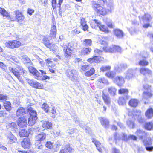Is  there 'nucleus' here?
Masks as SVG:
<instances>
[{
	"mask_svg": "<svg viewBox=\"0 0 153 153\" xmlns=\"http://www.w3.org/2000/svg\"><path fill=\"white\" fill-rule=\"evenodd\" d=\"M8 69L20 82H23V80L21 75L22 74H24L25 70H24L22 66L19 65H16L15 67H10L8 68Z\"/></svg>",
	"mask_w": 153,
	"mask_h": 153,
	"instance_id": "f257e3e1",
	"label": "nucleus"
},
{
	"mask_svg": "<svg viewBox=\"0 0 153 153\" xmlns=\"http://www.w3.org/2000/svg\"><path fill=\"white\" fill-rule=\"evenodd\" d=\"M92 8L98 13L101 15H105L108 13H111V8L106 9L105 8L101 6L97 2L95 1L92 3Z\"/></svg>",
	"mask_w": 153,
	"mask_h": 153,
	"instance_id": "f03ea898",
	"label": "nucleus"
},
{
	"mask_svg": "<svg viewBox=\"0 0 153 153\" xmlns=\"http://www.w3.org/2000/svg\"><path fill=\"white\" fill-rule=\"evenodd\" d=\"M68 77L71 81L74 82H78L77 72L74 69H68L66 72Z\"/></svg>",
	"mask_w": 153,
	"mask_h": 153,
	"instance_id": "7ed1b4c3",
	"label": "nucleus"
},
{
	"mask_svg": "<svg viewBox=\"0 0 153 153\" xmlns=\"http://www.w3.org/2000/svg\"><path fill=\"white\" fill-rule=\"evenodd\" d=\"M29 72L35 76V78L37 79H40V77L43 74H45L46 73L45 71L40 70L39 71L41 72L39 73L38 71L34 68L31 66L28 68Z\"/></svg>",
	"mask_w": 153,
	"mask_h": 153,
	"instance_id": "20e7f679",
	"label": "nucleus"
},
{
	"mask_svg": "<svg viewBox=\"0 0 153 153\" xmlns=\"http://www.w3.org/2000/svg\"><path fill=\"white\" fill-rule=\"evenodd\" d=\"M144 88L145 91L143 94L142 100L145 101V100H148L152 96L151 90L150 86L148 85H144Z\"/></svg>",
	"mask_w": 153,
	"mask_h": 153,
	"instance_id": "39448f33",
	"label": "nucleus"
},
{
	"mask_svg": "<svg viewBox=\"0 0 153 153\" xmlns=\"http://www.w3.org/2000/svg\"><path fill=\"white\" fill-rule=\"evenodd\" d=\"M101 40L99 41V42L102 45H105L103 48V50L105 52H112L114 51L112 48L107 46V43L106 41V39L105 37L101 36Z\"/></svg>",
	"mask_w": 153,
	"mask_h": 153,
	"instance_id": "423d86ee",
	"label": "nucleus"
},
{
	"mask_svg": "<svg viewBox=\"0 0 153 153\" xmlns=\"http://www.w3.org/2000/svg\"><path fill=\"white\" fill-rule=\"evenodd\" d=\"M139 19L140 22H141V19H142L143 22L145 23L149 22L151 19V17L149 14L147 13L145 14L144 16H143L141 18L140 17ZM149 25V24L146 23L144 24L143 26L144 28H147Z\"/></svg>",
	"mask_w": 153,
	"mask_h": 153,
	"instance_id": "0eeeda50",
	"label": "nucleus"
},
{
	"mask_svg": "<svg viewBox=\"0 0 153 153\" xmlns=\"http://www.w3.org/2000/svg\"><path fill=\"white\" fill-rule=\"evenodd\" d=\"M114 82L119 86H122L125 82L123 76L118 75L116 76L113 79Z\"/></svg>",
	"mask_w": 153,
	"mask_h": 153,
	"instance_id": "6e6552de",
	"label": "nucleus"
},
{
	"mask_svg": "<svg viewBox=\"0 0 153 153\" xmlns=\"http://www.w3.org/2000/svg\"><path fill=\"white\" fill-rule=\"evenodd\" d=\"M74 49V47L73 43H69L68 45V48L66 49L65 51V56L68 57L71 56Z\"/></svg>",
	"mask_w": 153,
	"mask_h": 153,
	"instance_id": "1a4fd4ad",
	"label": "nucleus"
},
{
	"mask_svg": "<svg viewBox=\"0 0 153 153\" xmlns=\"http://www.w3.org/2000/svg\"><path fill=\"white\" fill-rule=\"evenodd\" d=\"M31 144L30 140L28 138H24L21 143L22 147L24 148H28Z\"/></svg>",
	"mask_w": 153,
	"mask_h": 153,
	"instance_id": "9d476101",
	"label": "nucleus"
},
{
	"mask_svg": "<svg viewBox=\"0 0 153 153\" xmlns=\"http://www.w3.org/2000/svg\"><path fill=\"white\" fill-rule=\"evenodd\" d=\"M18 124L19 126L23 127L27 125V120L24 117H21L18 119Z\"/></svg>",
	"mask_w": 153,
	"mask_h": 153,
	"instance_id": "9b49d317",
	"label": "nucleus"
},
{
	"mask_svg": "<svg viewBox=\"0 0 153 153\" xmlns=\"http://www.w3.org/2000/svg\"><path fill=\"white\" fill-rule=\"evenodd\" d=\"M16 18H11L10 20L11 21H14L15 19H16L19 22L24 19V16H22L21 13L19 11L16 12Z\"/></svg>",
	"mask_w": 153,
	"mask_h": 153,
	"instance_id": "f8f14e48",
	"label": "nucleus"
},
{
	"mask_svg": "<svg viewBox=\"0 0 153 153\" xmlns=\"http://www.w3.org/2000/svg\"><path fill=\"white\" fill-rule=\"evenodd\" d=\"M101 125L105 127H107L108 126L109 122L106 118L103 117H100L98 118Z\"/></svg>",
	"mask_w": 153,
	"mask_h": 153,
	"instance_id": "ddd939ff",
	"label": "nucleus"
},
{
	"mask_svg": "<svg viewBox=\"0 0 153 153\" xmlns=\"http://www.w3.org/2000/svg\"><path fill=\"white\" fill-rule=\"evenodd\" d=\"M129 96H125L123 97H120L118 101L120 105H124L126 104V100L129 99Z\"/></svg>",
	"mask_w": 153,
	"mask_h": 153,
	"instance_id": "4468645a",
	"label": "nucleus"
},
{
	"mask_svg": "<svg viewBox=\"0 0 153 153\" xmlns=\"http://www.w3.org/2000/svg\"><path fill=\"white\" fill-rule=\"evenodd\" d=\"M141 74L146 76L147 75H150L152 74V71L149 69L146 68H142L140 70Z\"/></svg>",
	"mask_w": 153,
	"mask_h": 153,
	"instance_id": "2eb2a0df",
	"label": "nucleus"
},
{
	"mask_svg": "<svg viewBox=\"0 0 153 153\" xmlns=\"http://www.w3.org/2000/svg\"><path fill=\"white\" fill-rule=\"evenodd\" d=\"M56 27L55 25H52L50 31V36L51 37L54 38L55 37L56 34Z\"/></svg>",
	"mask_w": 153,
	"mask_h": 153,
	"instance_id": "dca6fc26",
	"label": "nucleus"
},
{
	"mask_svg": "<svg viewBox=\"0 0 153 153\" xmlns=\"http://www.w3.org/2000/svg\"><path fill=\"white\" fill-rule=\"evenodd\" d=\"M7 139L8 140V143L10 144L12 143L17 140L16 137L10 132L8 134Z\"/></svg>",
	"mask_w": 153,
	"mask_h": 153,
	"instance_id": "f3484780",
	"label": "nucleus"
},
{
	"mask_svg": "<svg viewBox=\"0 0 153 153\" xmlns=\"http://www.w3.org/2000/svg\"><path fill=\"white\" fill-rule=\"evenodd\" d=\"M127 67V65L125 64L122 63L118 64L115 66V69L117 71L120 72L122 70H123Z\"/></svg>",
	"mask_w": 153,
	"mask_h": 153,
	"instance_id": "a211bd4d",
	"label": "nucleus"
},
{
	"mask_svg": "<svg viewBox=\"0 0 153 153\" xmlns=\"http://www.w3.org/2000/svg\"><path fill=\"white\" fill-rule=\"evenodd\" d=\"M46 134L45 133L42 132L36 135L35 136V138L37 141H41L44 140L46 138Z\"/></svg>",
	"mask_w": 153,
	"mask_h": 153,
	"instance_id": "6ab92c4d",
	"label": "nucleus"
},
{
	"mask_svg": "<svg viewBox=\"0 0 153 153\" xmlns=\"http://www.w3.org/2000/svg\"><path fill=\"white\" fill-rule=\"evenodd\" d=\"M102 98L105 103L108 105L110 104V98L109 95L104 94L103 93L102 95Z\"/></svg>",
	"mask_w": 153,
	"mask_h": 153,
	"instance_id": "aec40b11",
	"label": "nucleus"
},
{
	"mask_svg": "<svg viewBox=\"0 0 153 153\" xmlns=\"http://www.w3.org/2000/svg\"><path fill=\"white\" fill-rule=\"evenodd\" d=\"M136 134L138 137L141 139L145 137L146 135V134L145 131L140 130H137L136 131Z\"/></svg>",
	"mask_w": 153,
	"mask_h": 153,
	"instance_id": "412c9836",
	"label": "nucleus"
},
{
	"mask_svg": "<svg viewBox=\"0 0 153 153\" xmlns=\"http://www.w3.org/2000/svg\"><path fill=\"white\" fill-rule=\"evenodd\" d=\"M26 112L25 109L22 107L19 108L16 111V115L17 117H21L25 114Z\"/></svg>",
	"mask_w": 153,
	"mask_h": 153,
	"instance_id": "4be33fe9",
	"label": "nucleus"
},
{
	"mask_svg": "<svg viewBox=\"0 0 153 153\" xmlns=\"http://www.w3.org/2000/svg\"><path fill=\"white\" fill-rule=\"evenodd\" d=\"M72 149L70 147L68 144H66L64 149H62L59 152V153H66L70 152L72 150Z\"/></svg>",
	"mask_w": 153,
	"mask_h": 153,
	"instance_id": "5701e85b",
	"label": "nucleus"
},
{
	"mask_svg": "<svg viewBox=\"0 0 153 153\" xmlns=\"http://www.w3.org/2000/svg\"><path fill=\"white\" fill-rule=\"evenodd\" d=\"M92 142L94 143L95 144V145L96 146L97 149L98 150V151L101 152L102 151V149L101 147V143L94 138H92Z\"/></svg>",
	"mask_w": 153,
	"mask_h": 153,
	"instance_id": "b1692460",
	"label": "nucleus"
},
{
	"mask_svg": "<svg viewBox=\"0 0 153 153\" xmlns=\"http://www.w3.org/2000/svg\"><path fill=\"white\" fill-rule=\"evenodd\" d=\"M145 116L148 118H150L153 116V109L152 108L148 109L145 113Z\"/></svg>",
	"mask_w": 153,
	"mask_h": 153,
	"instance_id": "393cba45",
	"label": "nucleus"
},
{
	"mask_svg": "<svg viewBox=\"0 0 153 153\" xmlns=\"http://www.w3.org/2000/svg\"><path fill=\"white\" fill-rule=\"evenodd\" d=\"M139 101L135 99H132L130 100L129 102V105L132 107H136L138 104Z\"/></svg>",
	"mask_w": 153,
	"mask_h": 153,
	"instance_id": "a878e982",
	"label": "nucleus"
},
{
	"mask_svg": "<svg viewBox=\"0 0 153 153\" xmlns=\"http://www.w3.org/2000/svg\"><path fill=\"white\" fill-rule=\"evenodd\" d=\"M28 113L30 115V117L35 118V117H37L36 111L33 110L32 108H29L28 109Z\"/></svg>",
	"mask_w": 153,
	"mask_h": 153,
	"instance_id": "bb28decb",
	"label": "nucleus"
},
{
	"mask_svg": "<svg viewBox=\"0 0 153 153\" xmlns=\"http://www.w3.org/2000/svg\"><path fill=\"white\" fill-rule=\"evenodd\" d=\"M145 129L148 130H151L153 129V124L151 122L145 123L144 125Z\"/></svg>",
	"mask_w": 153,
	"mask_h": 153,
	"instance_id": "cd10ccee",
	"label": "nucleus"
},
{
	"mask_svg": "<svg viewBox=\"0 0 153 153\" xmlns=\"http://www.w3.org/2000/svg\"><path fill=\"white\" fill-rule=\"evenodd\" d=\"M108 91L111 96H114L116 93L117 89L114 86H111L108 88Z\"/></svg>",
	"mask_w": 153,
	"mask_h": 153,
	"instance_id": "c85d7f7f",
	"label": "nucleus"
},
{
	"mask_svg": "<svg viewBox=\"0 0 153 153\" xmlns=\"http://www.w3.org/2000/svg\"><path fill=\"white\" fill-rule=\"evenodd\" d=\"M114 33L117 38H121L123 36V32L120 29H117L114 30Z\"/></svg>",
	"mask_w": 153,
	"mask_h": 153,
	"instance_id": "c756f323",
	"label": "nucleus"
},
{
	"mask_svg": "<svg viewBox=\"0 0 153 153\" xmlns=\"http://www.w3.org/2000/svg\"><path fill=\"white\" fill-rule=\"evenodd\" d=\"M98 27L100 30L105 32V33H108L109 31L107 27L104 25H102L100 22L99 25H98Z\"/></svg>",
	"mask_w": 153,
	"mask_h": 153,
	"instance_id": "7c9ffc66",
	"label": "nucleus"
},
{
	"mask_svg": "<svg viewBox=\"0 0 153 153\" xmlns=\"http://www.w3.org/2000/svg\"><path fill=\"white\" fill-rule=\"evenodd\" d=\"M42 126L44 128H51L52 123L51 122L49 121H45L42 123Z\"/></svg>",
	"mask_w": 153,
	"mask_h": 153,
	"instance_id": "2f4dec72",
	"label": "nucleus"
},
{
	"mask_svg": "<svg viewBox=\"0 0 153 153\" xmlns=\"http://www.w3.org/2000/svg\"><path fill=\"white\" fill-rule=\"evenodd\" d=\"M29 131L25 129L21 130L19 132V135L21 137H27L28 136Z\"/></svg>",
	"mask_w": 153,
	"mask_h": 153,
	"instance_id": "473e14b6",
	"label": "nucleus"
},
{
	"mask_svg": "<svg viewBox=\"0 0 153 153\" xmlns=\"http://www.w3.org/2000/svg\"><path fill=\"white\" fill-rule=\"evenodd\" d=\"M91 48H84L81 51V53L82 55H85L88 54L91 51Z\"/></svg>",
	"mask_w": 153,
	"mask_h": 153,
	"instance_id": "72a5a7b5",
	"label": "nucleus"
},
{
	"mask_svg": "<svg viewBox=\"0 0 153 153\" xmlns=\"http://www.w3.org/2000/svg\"><path fill=\"white\" fill-rule=\"evenodd\" d=\"M133 76V70L132 69H129L126 72L125 77L128 79H129L132 78Z\"/></svg>",
	"mask_w": 153,
	"mask_h": 153,
	"instance_id": "f704fd0d",
	"label": "nucleus"
},
{
	"mask_svg": "<svg viewBox=\"0 0 153 153\" xmlns=\"http://www.w3.org/2000/svg\"><path fill=\"white\" fill-rule=\"evenodd\" d=\"M37 117L35 118L29 117L28 118V125L30 126L33 125L36 122V120L37 119Z\"/></svg>",
	"mask_w": 153,
	"mask_h": 153,
	"instance_id": "c9c22d12",
	"label": "nucleus"
},
{
	"mask_svg": "<svg viewBox=\"0 0 153 153\" xmlns=\"http://www.w3.org/2000/svg\"><path fill=\"white\" fill-rule=\"evenodd\" d=\"M116 75V72L114 71H109L105 74L107 76L111 79H113Z\"/></svg>",
	"mask_w": 153,
	"mask_h": 153,
	"instance_id": "e433bc0d",
	"label": "nucleus"
},
{
	"mask_svg": "<svg viewBox=\"0 0 153 153\" xmlns=\"http://www.w3.org/2000/svg\"><path fill=\"white\" fill-rule=\"evenodd\" d=\"M43 42L46 47L49 48H51L52 43L49 42V40H48L47 38H44L43 40Z\"/></svg>",
	"mask_w": 153,
	"mask_h": 153,
	"instance_id": "4c0bfd02",
	"label": "nucleus"
},
{
	"mask_svg": "<svg viewBox=\"0 0 153 153\" xmlns=\"http://www.w3.org/2000/svg\"><path fill=\"white\" fill-rule=\"evenodd\" d=\"M32 86L38 89H42V85L41 84L36 81H34L32 85Z\"/></svg>",
	"mask_w": 153,
	"mask_h": 153,
	"instance_id": "58836bf2",
	"label": "nucleus"
},
{
	"mask_svg": "<svg viewBox=\"0 0 153 153\" xmlns=\"http://www.w3.org/2000/svg\"><path fill=\"white\" fill-rule=\"evenodd\" d=\"M100 24V22L98 20H94L91 22V27L93 28H95L96 27V26L98 27Z\"/></svg>",
	"mask_w": 153,
	"mask_h": 153,
	"instance_id": "ea45409f",
	"label": "nucleus"
},
{
	"mask_svg": "<svg viewBox=\"0 0 153 153\" xmlns=\"http://www.w3.org/2000/svg\"><path fill=\"white\" fill-rule=\"evenodd\" d=\"M4 107L7 111H10L11 109L10 103L8 101H6L4 103Z\"/></svg>",
	"mask_w": 153,
	"mask_h": 153,
	"instance_id": "a19ab883",
	"label": "nucleus"
},
{
	"mask_svg": "<svg viewBox=\"0 0 153 153\" xmlns=\"http://www.w3.org/2000/svg\"><path fill=\"white\" fill-rule=\"evenodd\" d=\"M84 45L87 46H90L92 44V41L90 39H85L83 40Z\"/></svg>",
	"mask_w": 153,
	"mask_h": 153,
	"instance_id": "79ce46f5",
	"label": "nucleus"
},
{
	"mask_svg": "<svg viewBox=\"0 0 153 153\" xmlns=\"http://www.w3.org/2000/svg\"><path fill=\"white\" fill-rule=\"evenodd\" d=\"M5 46L6 47L9 48H15V46L13 44V41H9L5 43Z\"/></svg>",
	"mask_w": 153,
	"mask_h": 153,
	"instance_id": "37998d69",
	"label": "nucleus"
},
{
	"mask_svg": "<svg viewBox=\"0 0 153 153\" xmlns=\"http://www.w3.org/2000/svg\"><path fill=\"white\" fill-rule=\"evenodd\" d=\"M95 72V70L94 68H92L90 69L89 71H87L85 73V74L86 76H90L93 75Z\"/></svg>",
	"mask_w": 153,
	"mask_h": 153,
	"instance_id": "c03bdc74",
	"label": "nucleus"
},
{
	"mask_svg": "<svg viewBox=\"0 0 153 153\" xmlns=\"http://www.w3.org/2000/svg\"><path fill=\"white\" fill-rule=\"evenodd\" d=\"M137 114H136V115H137L138 116V121L140 123H142L145 120L143 118L141 117L140 115L141 113V111L138 110L137 111Z\"/></svg>",
	"mask_w": 153,
	"mask_h": 153,
	"instance_id": "a18cd8bd",
	"label": "nucleus"
},
{
	"mask_svg": "<svg viewBox=\"0 0 153 153\" xmlns=\"http://www.w3.org/2000/svg\"><path fill=\"white\" fill-rule=\"evenodd\" d=\"M51 48H49L51 51H52L54 53H57L58 52L57 47L55 44H52L51 45Z\"/></svg>",
	"mask_w": 153,
	"mask_h": 153,
	"instance_id": "49530a36",
	"label": "nucleus"
},
{
	"mask_svg": "<svg viewBox=\"0 0 153 153\" xmlns=\"http://www.w3.org/2000/svg\"><path fill=\"white\" fill-rule=\"evenodd\" d=\"M0 13L4 17H7L9 16L8 13L3 8H0Z\"/></svg>",
	"mask_w": 153,
	"mask_h": 153,
	"instance_id": "de8ad7c7",
	"label": "nucleus"
},
{
	"mask_svg": "<svg viewBox=\"0 0 153 153\" xmlns=\"http://www.w3.org/2000/svg\"><path fill=\"white\" fill-rule=\"evenodd\" d=\"M139 65L140 66H145L148 65V62L146 60L143 59L142 60H140L139 62Z\"/></svg>",
	"mask_w": 153,
	"mask_h": 153,
	"instance_id": "09e8293b",
	"label": "nucleus"
},
{
	"mask_svg": "<svg viewBox=\"0 0 153 153\" xmlns=\"http://www.w3.org/2000/svg\"><path fill=\"white\" fill-rule=\"evenodd\" d=\"M42 108L46 112H48V111L49 107L47 104L44 103L42 106Z\"/></svg>",
	"mask_w": 153,
	"mask_h": 153,
	"instance_id": "8fccbe9b",
	"label": "nucleus"
},
{
	"mask_svg": "<svg viewBox=\"0 0 153 153\" xmlns=\"http://www.w3.org/2000/svg\"><path fill=\"white\" fill-rule=\"evenodd\" d=\"M111 67L110 66H102L100 68V71L104 72L110 70Z\"/></svg>",
	"mask_w": 153,
	"mask_h": 153,
	"instance_id": "3c124183",
	"label": "nucleus"
},
{
	"mask_svg": "<svg viewBox=\"0 0 153 153\" xmlns=\"http://www.w3.org/2000/svg\"><path fill=\"white\" fill-rule=\"evenodd\" d=\"M98 81L100 82L103 83L109 84V83L108 81L104 77H100L98 79Z\"/></svg>",
	"mask_w": 153,
	"mask_h": 153,
	"instance_id": "603ef678",
	"label": "nucleus"
},
{
	"mask_svg": "<svg viewBox=\"0 0 153 153\" xmlns=\"http://www.w3.org/2000/svg\"><path fill=\"white\" fill-rule=\"evenodd\" d=\"M128 93V90L126 89L121 88L118 91V93L120 94H127Z\"/></svg>",
	"mask_w": 153,
	"mask_h": 153,
	"instance_id": "864d4df0",
	"label": "nucleus"
},
{
	"mask_svg": "<svg viewBox=\"0 0 153 153\" xmlns=\"http://www.w3.org/2000/svg\"><path fill=\"white\" fill-rule=\"evenodd\" d=\"M22 59L25 63H30L31 61L30 59L26 55L22 56Z\"/></svg>",
	"mask_w": 153,
	"mask_h": 153,
	"instance_id": "5fc2aeb1",
	"label": "nucleus"
},
{
	"mask_svg": "<svg viewBox=\"0 0 153 153\" xmlns=\"http://www.w3.org/2000/svg\"><path fill=\"white\" fill-rule=\"evenodd\" d=\"M96 56H94L92 58H90L88 59L87 61L90 63H91L94 62L97 63V61L96 59Z\"/></svg>",
	"mask_w": 153,
	"mask_h": 153,
	"instance_id": "6e6d98bb",
	"label": "nucleus"
},
{
	"mask_svg": "<svg viewBox=\"0 0 153 153\" xmlns=\"http://www.w3.org/2000/svg\"><path fill=\"white\" fill-rule=\"evenodd\" d=\"M112 49L114 51H116L118 52H121V48L119 46L114 45Z\"/></svg>",
	"mask_w": 153,
	"mask_h": 153,
	"instance_id": "4d7b16f0",
	"label": "nucleus"
},
{
	"mask_svg": "<svg viewBox=\"0 0 153 153\" xmlns=\"http://www.w3.org/2000/svg\"><path fill=\"white\" fill-rule=\"evenodd\" d=\"M128 126L130 128H133L134 126V123L132 121L130 120H128L127 122Z\"/></svg>",
	"mask_w": 153,
	"mask_h": 153,
	"instance_id": "13d9d810",
	"label": "nucleus"
},
{
	"mask_svg": "<svg viewBox=\"0 0 153 153\" xmlns=\"http://www.w3.org/2000/svg\"><path fill=\"white\" fill-rule=\"evenodd\" d=\"M13 44L15 46V48L18 47L21 45V43L19 41L13 40Z\"/></svg>",
	"mask_w": 153,
	"mask_h": 153,
	"instance_id": "bf43d9fd",
	"label": "nucleus"
},
{
	"mask_svg": "<svg viewBox=\"0 0 153 153\" xmlns=\"http://www.w3.org/2000/svg\"><path fill=\"white\" fill-rule=\"evenodd\" d=\"M102 51H101L98 49H95L94 50V53L95 56L100 55L102 53Z\"/></svg>",
	"mask_w": 153,
	"mask_h": 153,
	"instance_id": "052dcab7",
	"label": "nucleus"
},
{
	"mask_svg": "<svg viewBox=\"0 0 153 153\" xmlns=\"http://www.w3.org/2000/svg\"><path fill=\"white\" fill-rule=\"evenodd\" d=\"M68 43L67 42H65L63 43L62 44H61V46L63 48V50L64 51L65 49L68 48Z\"/></svg>",
	"mask_w": 153,
	"mask_h": 153,
	"instance_id": "680f3d73",
	"label": "nucleus"
},
{
	"mask_svg": "<svg viewBox=\"0 0 153 153\" xmlns=\"http://www.w3.org/2000/svg\"><path fill=\"white\" fill-rule=\"evenodd\" d=\"M45 145L46 147L49 149H51L53 147V144L51 142H47Z\"/></svg>",
	"mask_w": 153,
	"mask_h": 153,
	"instance_id": "e2e57ef3",
	"label": "nucleus"
},
{
	"mask_svg": "<svg viewBox=\"0 0 153 153\" xmlns=\"http://www.w3.org/2000/svg\"><path fill=\"white\" fill-rule=\"evenodd\" d=\"M89 66L86 65H83L82 66L81 69L84 71H85L89 69Z\"/></svg>",
	"mask_w": 153,
	"mask_h": 153,
	"instance_id": "0e129e2a",
	"label": "nucleus"
},
{
	"mask_svg": "<svg viewBox=\"0 0 153 153\" xmlns=\"http://www.w3.org/2000/svg\"><path fill=\"white\" fill-rule=\"evenodd\" d=\"M17 127V125L15 123L12 122L9 125V127H10L11 129H14L16 128Z\"/></svg>",
	"mask_w": 153,
	"mask_h": 153,
	"instance_id": "69168bd1",
	"label": "nucleus"
},
{
	"mask_svg": "<svg viewBox=\"0 0 153 153\" xmlns=\"http://www.w3.org/2000/svg\"><path fill=\"white\" fill-rule=\"evenodd\" d=\"M130 139L129 136H127L125 134H123V140L126 141H127Z\"/></svg>",
	"mask_w": 153,
	"mask_h": 153,
	"instance_id": "338daca9",
	"label": "nucleus"
},
{
	"mask_svg": "<svg viewBox=\"0 0 153 153\" xmlns=\"http://www.w3.org/2000/svg\"><path fill=\"white\" fill-rule=\"evenodd\" d=\"M146 149L148 151H152L153 150V146H146Z\"/></svg>",
	"mask_w": 153,
	"mask_h": 153,
	"instance_id": "774afa93",
	"label": "nucleus"
}]
</instances>
